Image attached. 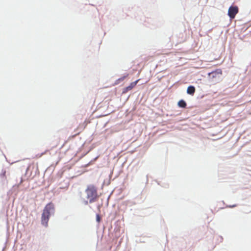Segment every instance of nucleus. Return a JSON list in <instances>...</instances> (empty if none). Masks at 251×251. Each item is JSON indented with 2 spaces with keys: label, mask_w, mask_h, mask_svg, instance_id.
Here are the masks:
<instances>
[{
  "label": "nucleus",
  "mask_w": 251,
  "mask_h": 251,
  "mask_svg": "<svg viewBox=\"0 0 251 251\" xmlns=\"http://www.w3.org/2000/svg\"><path fill=\"white\" fill-rule=\"evenodd\" d=\"M87 198L89 200L90 203L95 201L98 198V193L96 187L93 185H88L85 190Z\"/></svg>",
  "instance_id": "f03ea898"
},
{
  "label": "nucleus",
  "mask_w": 251,
  "mask_h": 251,
  "mask_svg": "<svg viewBox=\"0 0 251 251\" xmlns=\"http://www.w3.org/2000/svg\"><path fill=\"white\" fill-rule=\"evenodd\" d=\"M139 81V79H138V80H136L135 81L131 83L128 86L125 87L123 89V94H126L129 91H130L131 90H132L136 85L137 83H138V82Z\"/></svg>",
  "instance_id": "39448f33"
},
{
  "label": "nucleus",
  "mask_w": 251,
  "mask_h": 251,
  "mask_svg": "<svg viewBox=\"0 0 251 251\" xmlns=\"http://www.w3.org/2000/svg\"><path fill=\"white\" fill-rule=\"evenodd\" d=\"M239 9L237 6H231L228 10V15L231 19H233L238 13Z\"/></svg>",
  "instance_id": "20e7f679"
},
{
  "label": "nucleus",
  "mask_w": 251,
  "mask_h": 251,
  "mask_svg": "<svg viewBox=\"0 0 251 251\" xmlns=\"http://www.w3.org/2000/svg\"><path fill=\"white\" fill-rule=\"evenodd\" d=\"M195 88L193 86H189L187 89V93L191 95H194L195 92Z\"/></svg>",
  "instance_id": "423d86ee"
},
{
  "label": "nucleus",
  "mask_w": 251,
  "mask_h": 251,
  "mask_svg": "<svg viewBox=\"0 0 251 251\" xmlns=\"http://www.w3.org/2000/svg\"><path fill=\"white\" fill-rule=\"evenodd\" d=\"M222 74V71L220 69H218L208 74L209 79L213 81H218Z\"/></svg>",
  "instance_id": "7ed1b4c3"
},
{
  "label": "nucleus",
  "mask_w": 251,
  "mask_h": 251,
  "mask_svg": "<svg viewBox=\"0 0 251 251\" xmlns=\"http://www.w3.org/2000/svg\"><path fill=\"white\" fill-rule=\"evenodd\" d=\"M85 203L86 204H87L88 203V201H85Z\"/></svg>",
  "instance_id": "9b49d317"
},
{
  "label": "nucleus",
  "mask_w": 251,
  "mask_h": 251,
  "mask_svg": "<svg viewBox=\"0 0 251 251\" xmlns=\"http://www.w3.org/2000/svg\"><path fill=\"white\" fill-rule=\"evenodd\" d=\"M235 206V205H232V206H229V207H234Z\"/></svg>",
  "instance_id": "9d476101"
},
{
  "label": "nucleus",
  "mask_w": 251,
  "mask_h": 251,
  "mask_svg": "<svg viewBox=\"0 0 251 251\" xmlns=\"http://www.w3.org/2000/svg\"><path fill=\"white\" fill-rule=\"evenodd\" d=\"M1 176L4 178H5V179L6 178V171H4L1 174Z\"/></svg>",
  "instance_id": "6e6552de"
},
{
  "label": "nucleus",
  "mask_w": 251,
  "mask_h": 251,
  "mask_svg": "<svg viewBox=\"0 0 251 251\" xmlns=\"http://www.w3.org/2000/svg\"><path fill=\"white\" fill-rule=\"evenodd\" d=\"M54 212V204L50 202L47 204L45 207L41 216V223L45 226H48V223L51 214Z\"/></svg>",
  "instance_id": "f257e3e1"
},
{
  "label": "nucleus",
  "mask_w": 251,
  "mask_h": 251,
  "mask_svg": "<svg viewBox=\"0 0 251 251\" xmlns=\"http://www.w3.org/2000/svg\"><path fill=\"white\" fill-rule=\"evenodd\" d=\"M96 220L98 223H99L100 221V217L99 214L97 215Z\"/></svg>",
  "instance_id": "1a4fd4ad"
},
{
  "label": "nucleus",
  "mask_w": 251,
  "mask_h": 251,
  "mask_svg": "<svg viewBox=\"0 0 251 251\" xmlns=\"http://www.w3.org/2000/svg\"><path fill=\"white\" fill-rule=\"evenodd\" d=\"M178 105L180 107L185 108L186 106V103L184 100H181L178 101Z\"/></svg>",
  "instance_id": "0eeeda50"
}]
</instances>
